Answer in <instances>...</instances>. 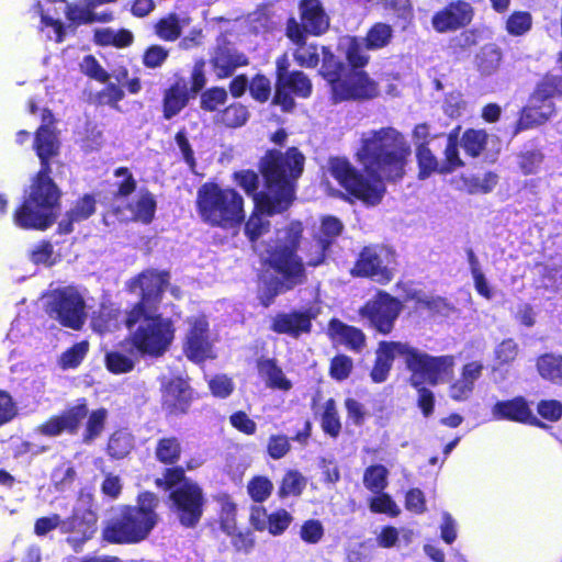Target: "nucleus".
I'll use <instances>...</instances> for the list:
<instances>
[{"label":"nucleus","mask_w":562,"mask_h":562,"mask_svg":"<svg viewBox=\"0 0 562 562\" xmlns=\"http://www.w3.org/2000/svg\"><path fill=\"white\" fill-rule=\"evenodd\" d=\"M125 324L131 331V342L140 355L159 357L175 338V327L169 318L153 315L143 306H135L126 316Z\"/></svg>","instance_id":"nucleus-7"},{"label":"nucleus","mask_w":562,"mask_h":562,"mask_svg":"<svg viewBox=\"0 0 562 562\" xmlns=\"http://www.w3.org/2000/svg\"><path fill=\"white\" fill-rule=\"evenodd\" d=\"M131 341L121 345L120 348L112 350L105 355V364L110 372L114 374H122L131 372L135 363L140 357Z\"/></svg>","instance_id":"nucleus-26"},{"label":"nucleus","mask_w":562,"mask_h":562,"mask_svg":"<svg viewBox=\"0 0 562 562\" xmlns=\"http://www.w3.org/2000/svg\"><path fill=\"white\" fill-rule=\"evenodd\" d=\"M502 54L495 46H485L477 55V67L483 75H491L499 66Z\"/></svg>","instance_id":"nucleus-50"},{"label":"nucleus","mask_w":562,"mask_h":562,"mask_svg":"<svg viewBox=\"0 0 562 562\" xmlns=\"http://www.w3.org/2000/svg\"><path fill=\"white\" fill-rule=\"evenodd\" d=\"M95 211L94 199L90 195H85L76 205L67 213V221L63 220L59 223L61 233L68 234L72 231V223L80 222L88 218Z\"/></svg>","instance_id":"nucleus-33"},{"label":"nucleus","mask_w":562,"mask_h":562,"mask_svg":"<svg viewBox=\"0 0 562 562\" xmlns=\"http://www.w3.org/2000/svg\"><path fill=\"white\" fill-rule=\"evenodd\" d=\"M169 281L167 272H157L148 270L138 276L130 283L131 292L139 294L142 301L136 306H143L144 311L151 308L153 305L159 300L164 288Z\"/></svg>","instance_id":"nucleus-17"},{"label":"nucleus","mask_w":562,"mask_h":562,"mask_svg":"<svg viewBox=\"0 0 562 562\" xmlns=\"http://www.w3.org/2000/svg\"><path fill=\"white\" fill-rule=\"evenodd\" d=\"M93 10L94 8L89 5V0H86L85 4H68L66 15L69 21L77 24H87L94 21L106 22L112 18L110 13H102L101 15H98Z\"/></svg>","instance_id":"nucleus-35"},{"label":"nucleus","mask_w":562,"mask_h":562,"mask_svg":"<svg viewBox=\"0 0 562 562\" xmlns=\"http://www.w3.org/2000/svg\"><path fill=\"white\" fill-rule=\"evenodd\" d=\"M532 18L525 11L514 12L506 22V30L514 36H520L531 29Z\"/></svg>","instance_id":"nucleus-54"},{"label":"nucleus","mask_w":562,"mask_h":562,"mask_svg":"<svg viewBox=\"0 0 562 562\" xmlns=\"http://www.w3.org/2000/svg\"><path fill=\"white\" fill-rule=\"evenodd\" d=\"M541 286L551 294H562V269L548 266L542 267Z\"/></svg>","instance_id":"nucleus-53"},{"label":"nucleus","mask_w":562,"mask_h":562,"mask_svg":"<svg viewBox=\"0 0 562 562\" xmlns=\"http://www.w3.org/2000/svg\"><path fill=\"white\" fill-rule=\"evenodd\" d=\"M272 490L273 484L266 476H256L247 485L248 494L257 503L266 501L271 495Z\"/></svg>","instance_id":"nucleus-56"},{"label":"nucleus","mask_w":562,"mask_h":562,"mask_svg":"<svg viewBox=\"0 0 562 562\" xmlns=\"http://www.w3.org/2000/svg\"><path fill=\"white\" fill-rule=\"evenodd\" d=\"M271 328L278 334L296 337L310 331L311 319L303 313L279 314L273 318Z\"/></svg>","instance_id":"nucleus-29"},{"label":"nucleus","mask_w":562,"mask_h":562,"mask_svg":"<svg viewBox=\"0 0 562 562\" xmlns=\"http://www.w3.org/2000/svg\"><path fill=\"white\" fill-rule=\"evenodd\" d=\"M304 167V156L290 148L285 154L269 151L261 161V171L268 181V193L255 199V211L245 226V233L256 241L267 231V216L282 213L292 203L295 182Z\"/></svg>","instance_id":"nucleus-2"},{"label":"nucleus","mask_w":562,"mask_h":562,"mask_svg":"<svg viewBox=\"0 0 562 562\" xmlns=\"http://www.w3.org/2000/svg\"><path fill=\"white\" fill-rule=\"evenodd\" d=\"M342 224L334 216H326L322 220L319 235L315 238L314 245L312 246L313 252H311L307 265L318 266L325 258V251L333 243V240L341 233Z\"/></svg>","instance_id":"nucleus-23"},{"label":"nucleus","mask_w":562,"mask_h":562,"mask_svg":"<svg viewBox=\"0 0 562 562\" xmlns=\"http://www.w3.org/2000/svg\"><path fill=\"white\" fill-rule=\"evenodd\" d=\"M235 180L239 187H241L248 195H251L254 200L268 193V189L265 192L257 193L259 187V176L251 170H243L235 173ZM268 184V181L266 180Z\"/></svg>","instance_id":"nucleus-55"},{"label":"nucleus","mask_w":562,"mask_h":562,"mask_svg":"<svg viewBox=\"0 0 562 562\" xmlns=\"http://www.w3.org/2000/svg\"><path fill=\"white\" fill-rule=\"evenodd\" d=\"M227 91L224 88L213 87L202 92L200 98L201 109L207 112L216 111L227 101Z\"/></svg>","instance_id":"nucleus-52"},{"label":"nucleus","mask_w":562,"mask_h":562,"mask_svg":"<svg viewBox=\"0 0 562 562\" xmlns=\"http://www.w3.org/2000/svg\"><path fill=\"white\" fill-rule=\"evenodd\" d=\"M494 419H508L519 423H532L536 417L524 397L499 401L492 408Z\"/></svg>","instance_id":"nucleus-25"},{"label":"nucleus","mask_w":562,"mask_h":562,"mask_svg":"<svg viewBox=\"0 0 562 562\" xmlns=\"http://www.w3.org/2000/svg\"><path fill=\"white\" fill-rule=\"evenodd\" d=\"M409 155L411 147L405 137L393 127H383L363 133L361 147L357 151L358 160L372 177L371 180L344 158H331L329 170L347 192L367 204L375 205L385 192L383 180L401 179Z\"/></svg>","instance_id":"nucleus-1"},{"label":"nucleus","mask_w":562,"mask_h":562,"mask_svg":"<svg viewBox=\"0 0 562 562\" xmlns=\"http://www.w3.org/2000/svg\"><path fill=\"white\" fill-rule=\"evenodd\" d=\"M88 416V407L85 400L78 401L76 405L65 411L59 416H54L38 427V431L45 436H58L63 431L74 434L77 431L81 420Z\"/></svg>","instance_id":"nucleus-19"},{"label":"nucleus","mask_w":562,"mask_h":562,"mask_svg":"<svg viewBox=\"0 0 562 562\" xmlns=\"http://www.w3.org/2000/svg\"><path fill=\"white\" fill-rule=\"evenodd\" d=\"M189 101V90L184 81H177L164 94V117L170 120L179 114Z\"/></svg>","instance_id":"nucleus-31"},{"label":"nucleus","mask_w":562,"mask_h":562,"mask_svg":"<svg viewBox=\"0 0 562 562\" xmlns=\"http://www.w3.org/2000/svg\"><path fill=\"white\" fill-rule=\"evenodd\" d=\"M196 203L200 216L211 225L234 227L244 220L243 198L233 189L204 183L198 190Z\"/></svg>","instance_id":"nucleus-8"},{"label":"nucleus","mask_w":562,"mask_h":562,"mask_svg":"<svg viewBox=\"0 0 562 562\" xmlns=\"http://www.w3.org/2000/svg\"><path fill=\"white\" fill-rule=\"evenodd\" d=\"M156 484L170 493L171 510L184 527H194L202 517L204 497L200 486L184 480V472L180 468L168 469L164 477L157 479Z\"/></svg>","instance_id":"nucleus-9"},{"label":"nucleus","mask_w":562,"mask_h":562,"mask_svg":"<svg viewBox=\"0 0 562 562\" xmlns=\"http://www.w3.org/2000/svg\"><path fill=\"white\" fill-rule=\"evenodd\" d=\"M340 47L353 68H362L368 64L370 49L366 47V41L362 37H346L340 42Z\"/></svg>","instance_id":"nucleus-32"},{"label":"nucleus","mask_w":562,"mask_h":562,"mask_svg":"<svg viewBox=\"0 0 562 562\" xmlns=\"http://www.w3.org/2000/svg\"><path fill=\"white\" fill-rule=\"evenodd\" d=\"M302 232L301 222H291L285 228L277 231L273 245L268 246L267 260L277 272V277L270 282H265L260 290V300L265 306H269L278 294L304 281V267L296 256Z\"/></svg>","instance_id":"nucleus-4"},{"label":"nucleus","mask_w":562,"mask_h":562,"mask_svg":"<svg viewBox=\"0 0 562 562\" xmlns=\"http://www.w3.org/2000/svg\"><path fill=\"white\" fill-rule=\"evenodd\" d=\"M134 446L133 437L127 430H117L109 439V454L115 459H122L130 453Z\"/></svg>","instance_id":"nucleus-43"},{"label":"nucleus","mask_w":562,"mask_h":562,"mask_svg":"<svg viewBox=\"0 0 562 562\" xmlns=\"http://www.w3.org/2000/svg\"><path fill=\"white\" fill-rule=\"evenodd\" d=\"M353 368L352 359L345 355H338L331 359L329 374L337 381L346 380Z\"/></svg>","instance_id":"nucleus-63"},{"label":"nucleus","mask_w":562,"mask_h":562,"mask_svg":"<svg viewBox=\"0 0 562 562\" xmlns=\"http://www.w3.org/2000/svg\"><path fill=\"white\" fill-rule=\"evenodd\" d=\"M269 522L266 525V530L273 536L282 535L291 525L293 517L285 509H278L269 515Z\"/></svg>","instance_id":"nucleus-60"},{"label":"nucleus","mask_w":562,"mask_h":562,"mask_svg":"<svg viewBox=\"0 0 562 562\" xmlns=\"http://www.w3.org/2000/svg\"><path fill=\"white\" fill-rule=\"evenodd\" d=\"M126 317H121L119 310L112 306L102 305L99 315L93 318V328L99 333L112 331L120 327L121 323L125 322Z\"/></svg>","instance_id":"nucleus-39"},{"label":"nucleus","mask_w":562,"mask_h":562,"mask_svg":"<svg viewBox=\"0 0 562 562\" xmlns=\"http://www.w3.org/2000/svg\"><path fill=\"white\" fill-rule=\"evenodd\" d=\"M258 373L267 387L288 392L292 389V382L273 359H259Z\"/></svg>","instance_id":"nucleus-30"},{"label":"nucleus","mask_w":562,"mask_h":562,"mask_svg":"<svg viewBox=\"0 0 562 562\" xmlns=\"http://www.w3.org/2000/svg\"><path fill=\"white\" fill-rule=\"evenodd\" d=\"M395 266V255L390 248L366 247L361 251L352 273L385 284L394 278Z\"/></svg>","instance_id":"nucleus-14"},{"label":"nucleus","mask_w":562,"mask_h":562,"mask_svg":"<svg viewBox=\"0 0 562 562\" xmlns=\"http://www.w3.org/2000/svg\"><path fill=\"white\" fill-rule=\"evenodd\" d=\"M537 369L540 376L554 384L562 385V356L544 353L537 360Z\"/></svg>","instance_id":"nucleus-34"},{"label":"nucleus","mask_w":562,"mask_h":562,"mask_svg":"<svg viewBox=\"0 0 562 562\" xmlns=\"http://www.w3.org/2000/svg\"><path fill=\"white\" fill-rule=\"evenodd\" d=\"M518 355V345L514 339H505L495 347L494 356L499 366L512 363Z\"/></svg>","instance_id":"nucleus-64"},{"label":"nucleus","mask_w":562,"mask_h":562,"mask_svg":"<svg viewBox=\"0 0 562 562\" xmlns=\"http://www.w3.org/2000/svg\"><path fill=\"white\" fill-rule=\"evenodd\" d=\"M378 92V85L364 71L353 70L334 83L333 97L335 101L371 99L376 97Z\"/></svg>","instance_id":"nucleus-16"},{"label":"nucleus","mask_w":562,"mask_h":562,"mask_svg":"<svg viewBox=\"0 0 562 562\" xmlns=\"http://www.w3.org/2000/svg\"><path fill=\"white\" fill-rule=\"evenodd\" d=\"M37 9L41 14L42 32L45 33L48 40L61 42L65 35L63 23L44 14L40 2L37 3Z\"/></svg>","instance_id":"nucleus-58"},{"label":"nucleus","mask_w":562,"mask_h":562,"mask_svg":"<svg viewBox=\"0 0 562 562\" xmlns=\"http://www.w3.org/2000/svg\"><path fill=\"white\" fill-rule=\"evenodd\" d=\"M402 310L403 304L400 300L379 291L359 310V314L376 331L387 335L393 330Z\"/></svg>","instance_id":"nucleus-13"},{"label":"nucleus","mask_w":562,"mask_h":562,"mask_svg":"<svg viewBox=\"0 0 562 562\" xmlns=\"http://www.w3.org/2000/svg\"><path fill=\"white\" fill-rule=\"evenodd\" d=\"M393 38V29L386 23H375L368 31L367 36L363 37L366 41V47L371 50H378L387 46Z\"/></svg>","instance_id":"nucleus-38"},{"label":"nucleus","mask_w":562,"mask_h":562,"mask_svg":"<svg viewBox=\"0 0 562 562\" xmlns=\"http://www.w3.org/2000/svg\"><path fill=\"white\" fill-rule=\"evenodd\" d=\"M402 341H381L375 351V363L371 371V379L375 383L384 382L391 371L393 361L396 357L402 358Z\"/></svg>","instance_id":"nucleus-24"},{"label":"nucleus","mask_w":562,"mask_h":562,"mask_svg":"<svg viewBox=\"0 0 562 562\" xmlns=\"http://www.w3.org/2000/svg\"><path fill=\"white\" fill-rule=\"evenodd\" d=\"M184 353L194 361L202 362L215 358L214 339L209 329V322L203 315L188 319V331L184 340Z\"/></svg>","instance_id":"nucleus-15"},{"label":"nucleus","mask_w":562,"mask_h":562,"mask_svg":"<svg viewBox=\"0 0 562 562\" xmlns=\"http://www.w3.org/2000/svg\"><path fill=\"white\" fill-rule=\"evenodd\" d=\"M323 408L322 428L327 435L337 437L341 430V424L335 401L333 398L327 400Z\"/></svg>","instance_id":"nucleus-44"},{"label":"nucleus","mask_w":562,"mask_h":562,"mask_svg":"<svg viewBox=\"0 0 562 562\" xmlns=\"http://www.w3.org/2000/svg\"><path fill=\"white\" fill-rule=\"evenodd\" d=\"M187 24L188 19L186 16L171 13L156 24V34L165 41H176L181 35L182 27Z\"/></svg>","instance_id":"nucleus-37"},{"label":"nucleus","mask_w":562,"mask_h":562,"mask_svg":"<svg viewBox=\"0 0 562 562\" xmlns=\"http://www.w3.org/2000/svg\"><path fill=\"white\" fill-rule=\"evenodd\" d=\"M487 134L483 130H468L462 138L461 144L467 154L477 157L486 145Z\"/></svg>","instance_id":"nucleus-48"},{"label":"nucleus","mask_w":562,"mask_h":562,"mask_svg":"<svg viewBox=\"0 0 562 562\" xmlns=\"http://www.w3.org/2000/svg\"><path fill=\"white\" fill-rule=\"evenodd\" d=\"M543 161V154L536 148H525L518 156V164L525 175L537 173Z\"/></svg>","instance_id":"nucleus-51"},{"label":"nucleus","mask_w":562,"mask_h":562,"mask_svg":"<svg viewBox=\"0 0 562 562\" xmlns=\"http://www.w3.org/2000/svg\"><path fill=\"white\" fill-rule=\"evenodd\" d=\"M312 85L310 79L302 71L291 72L289 78L283 79V82L277 83L274 102L280 104L283 110L289 111L294 106L291 93L306 98L310 95Z\"/></svg>","instance_id":"nucleus-21"},{"label":"nucleus","mask_w":562,"mask_h":562,"mask_svg":"<svg viewBox=\"0 0 562 562\" xmlns=\"http://www.w3.org/2000/svg\"><path fill=\"white\" fill-rule=\"evenodd\" d=\"M180 453L181 446L176 437L162 438L157 443L156 457L162 463L171 464L177 462Z\"/></svg>","instance_id":"nucleus-46"},{"label":"nucleus","mask_w":562,"mask_h":562,"mask_svg":"<svg viewBox=\"0 0 562 562\" xmlns=\"http://www.w3.org/2000/svg\"><path fill=\"white\" fill-rule=\"evenodd\" d=\"M92 507V494L80 492L70 517L61 519L59 515L55 514L49 517L38 518L34 525V532L36 536L43 537L49 531L59 528L61 533L68 535L67 543L74 551L79 552L82 546L95 532L97 514Z\"/></svg>","instance_id":"nucleus-6"},{"label":"nucleus","mask_w":562,"mask_h":562,"mask_svg":"<svg viewBox=\"0 0 562 562\" xmlns=\"http://www.w3.org/2000/svg\"><path fill=\"white\" fill-rule=\"evenodd\" d=\"M192 391L182 379H173L164 386L162 406L170 414H184L190 407Z\"/></svg>","instance_id":"nucleus-22"},{"label":"nucleus","mask_w":562,"mask_h":562,"mask_svg":"<svg viewBox=\"0 0 562 562\" xmlns=\"http://www.w3.org/2000/svg\"><path fill=\"white\" fill-rule=\"evenodd\" d=\"M323 55V64H322V75L327 79L331 85V91L334 92V83L341 80L346 75V67L336 59V57L327 49L326 47H322Z\"/></svg>","instance_id":"nucleus-40"},{"label":"nucleus","mask_w":562,"mask_h":562,"mask_svg":"<svg viewBox=\"0 0 562 562\" xmlns=\"http://www.w3.org/2000/svg\"><path fill=\"white\" fill-rule=\"evenodd\" d=\"M47 315L60 325L78 330L85 324L87 312L82 294L75 286H64L43 295Z\"/></svg>","instance_id":"nucleus-11"},{"label":"nucleus","mask_w":562,"mask_h":562,"mask_svg":"<svg viewBox=\"0 0 562 562\" xmlns=\"http://www.w3.org/2000/svg\"><path fill=\"white\" fill-rule=\"evenodd\" d=\"M210 64L218 79L231 77L238 67L248 64L247 57L228 43H217Z\"/></svg>","instance_id":"nucleus-20"},{"label":"nucleus","mask_w":562,"mask_h":562,"mask_svg":"<svg viewBox=\"0 0 562 562\" xmlns=\"http://www.w3.org/2000/svg\"><path fill=\"white\" fill-rule=\"evenodd\" d=\"M76 477V471L70 463H61L56 467L52 472L50 480L56 490L65 491L67 490Z\"/></svg>","instance_id":"nucleus-57"},{"label":"nucleus","mask_w":562,"mask_h":562,"mask_svg":"<svg viewBox=\"0 0 562 562\" xmlns=\"http://www.w3.org/2000/svg\"><path fill=\"white\" fill-rule=\"evenodd\" d=\"M106 418L108 412L104 408H99L90 413L83 432V442L90 443L102 434Z\"/></svg>","instance_id":"nucleus-47"},{"label":"nucleus","mask_w":562,"mask_h":562,"mask_svg":"<svg viewBox=\"0 0 562 562\" xmlns=\"http://www.w3.org/2000/svg\"><path fill=\"white\" fill-rule=\"evenodd\" d=\"M300 10L302 26L306 32L319 35L328 29V16L318 0H302Z\"/></svg>","instance_id":"nucleus-27"},{"label":"nucleus","mask_w":562,"mask_h":562,"mask_svg":"<svg viewBox=\"0 0 562 562\" xmlns=\"http://www.w3.org/2000/svg\"><path fill=\"white\" fill-rule=\"evenodd\" d=\"M417 159L419 165V177L422 179L427 178L431 172L438 169L437 158L424 144H420L417 148Z\"/></svg>","instance_id":"nucleus-62"},{"label":"nucleus","mask_w":562,"mask_h":562,"mask_svg":"<svg viewBox=\"0 0 562 562\" xmlns=\"http://www.w3.org/2000/svg\"><path fill=\"white\" fill-rule=\"evenodd\" d=\"M50 123L52 113L44 110L43 124L34 142L41 170L30 188L29 196L14 213V223L22 228L46 229L55 222L59 211L60 192L49 177V159L58 154L59 142Z\"/></svg>","instance_id":"nucleus-3"},{"label":"nucleus","mask_w":562,"mask_h":562,"mask_svg":"<svg viewBox=\"0 0 562 562\" xmlns=\"http://www.w3.org/2000/svg\"><path fill=\"white\" fill-rule=\"evenodd\" d=\"M130 207L136 220L148 224L154 218L156 201L150 192L140 190Z\"/></svg>","instance_id":"nucleus-36"},{"label":"nucleus","mask_w":562,"mask_h":562,"mask_svg":"<svg viewBox=\"0 0 562 562\" xmlns=\"http://www.w3.org/2000/svg\"><path fill=\"white\" fill-rule=\"evenodd\" d=\"M497 182L498 176L492 171L471 176L464 180L467 190L471 194H486L493 191Z\"/></svg>","instance_id":"nucleus-41"},{"label":"nucleus","mask_w":562,"mask_h":562,"mask_svg":"<svg viewBox=\"0 0 562 562\" xmlns=\"http://www.w3.org/2000/svg\"><path fill=\"white\" fill-rule=\"evenodd\" d=\"M249 119L247 106L239 102L232 103L221 112L220 121L231 128L244 126Z\"/></svg>","instance_id":"nucleus-42"},{"label":"nucleus","mask_w":562,"mask_h":562,"mask_svg":"<svg viewBox=\"0 0 562 562\" xmlns=\"http://www.w3.org/2000/svg\"><path fill=\"white\" fill-rule=\"evenodd\" d=\"M387 470L378 464L369 467L363 474L364 486L373 493H381L387 485Z\"/></svg>","instance_id":"nucleus-45"},{"label":"nucleus","mask_w":562,"mask_h":562,"mask_svg":"<svg viewBox=\"0 0 562 562\" xmlns=\"http://www.w3.org/2000/svg\"><path fill=\"white\" fill-rule=\"evenodd\" d=\"M158 498L144 492L135 506H122L105 521L102 537L111 543H138L145 540L158 524Z\"/></svg>","instance_id":"nucleus-5"},{"label":"nucleus","mask_w":562,"mask_h":562,"mask_svg":"<svg viewBox=\"0 0 562 562\" xmlns=\"http://www.w3.org/2000/svg\"><path fill=\"white\" fill-rule=\"evenodd\" d=\"M457 139H458L457 132L449 134V136L447 138L446 149H445L446 166H443L440 169L441 172L452 171L456 168L461 167L463 165L462 160L459 157Z\"/></svg>","instance_id":"nucleus-59"},{"label":"nucleus","mask_w":562,"mask_h":562,"mask_svg":"<svg viewBox=\"0 0 562 562\" xmlns=\"http://www.w3.org/2000/svg\"><path fill=\"white\" fill-rule=\"evenodd\" d=\"M402 358L411 372L409 383L413 387L442 383L452 373L453 356H430L407 342H403Z\"/></svg>","instance_id":"nucleus-10"},{"label":"nucleus","mask_w":562,"mask_h":562,"mask_svg":"<svg viewBox=\"0 0 562 562\" xmlns=\"http://www.w3.org/2000/svg\"><path fill=\"white\" fill-rule=\"evenodd\" d=\"M473 18L472 5L463 0L450 2L432 16L431 24L439 33L457 31L468 25Z\"/></svg>","instance_id":"nucleus-18"},{"label":"nucleus","mask_w":562,"mask_h":562,"mask_svg":"<svg viewBox=\"0 0 562 562\" xmlns=\"http://www.w3.org/2000/svg\"><path fill=\"white\" fill-rule=\"evenodd\" d=\"M306 486V479L297 471L291 470L283 476L279 495L280 497L299 496Z\"/></svg>","instance_id":"nucleus-49"},{"label":"nucleus","mask_w":562,"mask_h":562,"mask_svg":"<svg viewBox=\"0 0 562 562\" xmlns=\"http://www.w3.org/2000/svg\"><path fill=\"white\" fill-rule=\"evenodd\" d=\"M562 93V78L555 83L554 77H547L532 93L529 104L522 110L518 127L530 128L544 123L554 112L552 98Z\"/></svg>","instance_id":"nucleus-12"},{"label":"nucleus","mask_w":562,"mask_h":562,"mask_svg":"<svg viewBox=\"0 0 562 562\" xmlns=\"http://www.w3.org/2000/svg\"><path fill=\"white\" fill-rule=\"evenodd\" d=\"M89 349L87 341H80L65 351L60 358V364L63 368H76L86 357Z\"/></svg>","instance_id":"nucleus-61"},{"label":"nucleus","mask_w":562,"mask_h":562,"mask_svg":"<svg viewBox=\"0 0 562 562\" xmlns=\"http://www.w3.org/2000/svg\"><path fill=\"white\" fill-rule=\"evenodd\" d=\"M328 330L334 342L344 345L351 351L360 352L366 346V336L361 329L338 319L330 321Z\"/></svg>","instance_id":"nucleus-28"}]
</instances>
